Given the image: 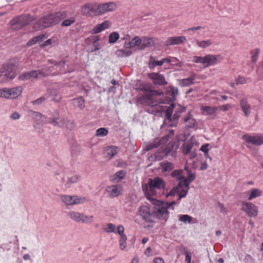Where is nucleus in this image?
<instances>
[{"label":"nucleus","instance_id":"obj_34","mask_svg":"<svg viewBox=\"0 0 263 263\" xmlns=\"http://www.w3.org/2000/svg\"><path fill=\"white\" fill-rule=\"evenodd\" d=\"M126 172L123 170L119 171L110 177V180L114 182H119L124 177Z\"/></svg>","mask_w":263,"mask_h":263},{"label":"nucleus","instance_id":"obj_12","mask_svg":"<svg viewBox=\"0 0 263 263\" xmlns=\"http://www.w3.org/2000/svg\"><path fill=\"white\" fill-rule=\"evenodd\" d=\"M31 18L30 16H20L12 20L11 22V27L13 29L17 30L22 28L30 22Z\"/></svg>","mask_w":263,"mask_h":263},{"label":"nucleus","instance_id":"obj_20","mask_svg":"<svg viewBox=\"0 0 263 263\" xmlns=\"http://www.w3.org/2000/svg\"><path fill=\"white\" fill-rule=\"evenodd\" d=\"M183 120L185 126L187 128H194L198 125V123L191 111L187 114Z\"/></svg>","mask_w":263,"mask_h":263},{"label":"nucleus","instance_id":"obj_39","mask_svg":"<svg viewBox=\"0 0 263 263\" xmlns=\"http://www.w3.org/2000/svg\"><path fill=\"white\" fill-rule=\"evenodd\" d=\"M174 166V164L169 162H161L160 163V169L162 172H169L171 171Z\"/></svg>","mask_w":263,"mask_h":263},{"label":"nucleus","instance_id":"obj_49","mask_svg":"<svg viewBox=\"0 0 263 263\" xmlns=\"http://www.w3.org/2000/svg\"><path fill=\"white\" fill-rule=\"evenodd\" d=\"M193 220V218L189 215H181L179 216V220L184 223H190Z\"/></svg>","mask_w":263,"mask_h":263},{"label":"nucleus","instance_id":"obj_1","mask_svg":"<svg viewBox=\"0 0 263 263\" xmlns=\"http://www.w3.org/2000/svg\"><path fill=\"white\" fill-rule=\"evenodd\" d=\"M144 90L145 93L138 98V102L151 106L158 104H169L175 99L178 92V88L172 86L166 88L165 94L159 90Z\"/></svg>","mask_w":263,"mask_h":263},{"label":"nucleus","instance_id":"obj_46","mask_svg":"<svg viewBox=\"0 0 263 263\" xmlns=\"http://www.w3.org/2000/svg\"><path fill=\"white\" fill-rule=\"evenodd\" d=\"M108 133V130L104 127L98 128L96 132V136L98 137H103L106 136Z\"/></svg>","mask_w":263,"mask_h":263},{"label":"nucleus","instance_id":"obj_38","mask_svg":"<svg viewBox=\"0 0 263 263\" xmlns=\"http://www.w3.org/2000/svg\"><path fill=\"white\" fill-rule=\"evenodd\" d=\"M185 170L187 171V178L185 177H181V179L184 180L186 183L190 184L195 179V175L191 171L189 170L186 166H185Z\"/></svg>","mask_w":263,"mask_h":263},{"label":"nucleus","instance_id":"obj_6","mask_svg":"<svg viewBox=\"0 0 263 263\" xmlns=\"http://www.w3.org/2000/svg\"><path fill=\"white\" fill-rule=\"evenodd\" d=\"M61 19L60 13L51 14L36 21L33 27L35 29H43L59 23Z\"/></svg>","mask_w":263,"mask_h":263},{"label":"nucleus","instance_id":"obj_57","mask_svg":"<svg viewBox=\"0 0 263 263\" xmlns=\"http://www.w3.org/2000/svg\"><path fill=\"white\" fill-rule=\"evenodd\" d=\"M76 21V19L73 17H71L70 18L65 20L63 22L62 25L63 26H69Z\"/></svg>","mask_w":263,"mask_h":263},{"label":"nucleus","instance_id":"obj_51","mask_svg":"<svg viewBox=\"0 0 263 263\" xmlns=\"http://www.w3.org/2000/svg\"><path fill=\"white\" fill-rule=\"evenodd\" d=\"M116 53L118 57H128L132 54V51L124 49H119L116 51Z\"/></svg>","mask_w":263,"mask_h":263},{"label":"nucleus","instance_id":"obj_13","mask_svg":"<svg viewBox=\"0 0 263 263\" xmlns=\"http://www.w3.org/2000/svg\"><path fill=\"white\" fill-rule=\"evenodd\" d=\"M242 139L247 143L254 145L260 146L263 144V135H250L246 134L242 136Z\"/></svg>","mask_w":263,"mask_h":263},{"label":"nucleus","instance_id":"obj_18","mask_svg":"<svg viewBox=\"0 0 263 263\" xmlns=\"http://www.w3.org/2000/svg\"><path fill=\"white\" fill-rule=\"evenodd\" d=\"M149 78L153 81L155 85H163L167 84L163 75L158 73L152 72L148 74Z\"/></svg>","mask_w":263,"mask_h":263},{"label":"nucleus","instance_id":"obj_31","mask_svg":"<svg viewBox=\"0 0 263 263\" xmlns=\"http://www.w3.org/2000/svg\"><path fill=\"white\" fill-rule=\"evenodd\" d=\"M141 49H143L146 47H150L154 46L155 42L153 38L143 37L141 38Z\"/></svg>","mask_w":263,"mask_h":263},{"label":"nucleus","instance_id":"obj_26","mask_svg":"<svg viewBox=\"0 0 263 263\" xmlns=\"http://www.w3.org/2000/svg\"><path fill=\"white\" fill-rule=\"evenodd\" d=\"M195 138L192 136L188 142L184 143L182 146V152L184 155H187L191 152V151L197 142Z\"/></svg>","mask_w":263,"mask_h":263},{"label":"nucleus","instance_id":"obj_15","mask_svg":"<svg viewBox=\"0 0 263 263\" xmlns=\"http://www.w3.org/2000/svg\"><path fill=\"white\" fill-rule=\"evenodd\" d=\"M189 185L184 180L181 179L179 181L178 185L176 186L179 200L186 196L190 189Z\"/></svg>","mask_w":263,"mask_h":263},{"label":"nucleus","instance_id":"obj_32","mask_svg":"<svg viewBox=\"0 0 263 263\" xmlns=\"http://www.w3.org/2000/svg\"><path fill=\"white\" fill-rule=\"evenodd\" d=\"M9 99H15L20 96L22 93V88L17 86L12 88H9Z\"/></svg>","mask_w":263,"mask_h":263},{"label":"nucleus","instance_id":"obj_8","mask_svg":"<svg viewBox=\"0 0 263 263\" xmlns=\"http://www.w3.org/2000/svg\"><path fill=\"white\" fill-rule=\"evenodd\" d=\"M219 55L207 54L203 57L195 56L193 62L201 64L204 67L216 65L218 63Z\"/></svg>","mask_w":263,"mask_h":263},{"label":"nucleus","instance_id":"obj_24","mask_svg":"<svg viewBox=\"0 0 263 263\" xmlns=\"http://www.w3.org/2000/svg\"><path fill=\"white\" fill-rule=\"evenodd\" d=\"M106 190L110 196L116 197L121 194L122 187L120 185H114L107 186Z\"/></svg>","mask_w":263,"mask_h":263},{"label":"nucleus","instance_id":"obj_63","mask_svg":"<svg viewBox=\"0 0 263 263\" xmlns=\"http://www.w3.org/2000/svg\"><path fill=\"white\" fill-rule=\"evenodd\" d=\"M35 38L37 43H40L43 41H44L46 38V37L45 34H41L40 35L35 36Z\"/></svg>","mask_w":263,"mask_h":263},{"label":"nucleus","instance_id":"obj_59","mask_svg":"<svg viewBox=\"0 0 263 263\" xmlns=\"http://www.w3.org/2000/svg\"><path fill=\"white\" fill-rule=\"evenodd\" d=\"M46 98H47L46 97L43 96V97L36 99V100L32 101V103L33 105H40V104H42L43 102H44L46 100Z\"/></svg>","mask_w":263,"mask_h":263},{"label":"nucleus","instance_id":"obj_53","mask_svg":"<svg viewBox=\"0 0 263 263\" xmlns=\"http://www.w3.org/2000/svg\"><path fill=\"white\" fill-rule=\"evenodd\" d=\"M0 98L9 99V88L4 87L0 89Z\"/></svg>","mask_w":263,"mask_h":263},{"label":"nucleus","instance_id":"obj_5","mask_svg":"<svg viewBox=\"0 0 263 263\" xmlns=\"http://www.w3.org/2000/svg\"><path fill=\"white\" fill-rule=\"evenodd\" d=\"M165 183L163 180L159 177H156L154 179H149L147 184L142 186L143 191L146 198L151 200L157 194L156 189L162 190L164 188Z\"/></svg>","mask_w":263,"mask_h":263},{"label":"nucleus","instance_id":"obj_7","mask_svg":"<svg viewBox=\"0 0 263 263\" xmlns=\"http://www.w3.org/2000/svg\"><path fill=\"white\" fill-rule=\"evenodd\" d=\"M61 201L67 206L82 204L88 201V199L84 196L78 195H60Z\"/></svg>","mask_w":263,"mask_h":263},{"label":"nucleus","instance_id":"obj_17","mask_svg":"<svg viewBox=\"0 0 263 263\" xmlns=\"http://www.w3.org/2000/svg\"><path fill=\"white\" fill-rule=\"evenodd\" d=\"M186 40L184 36H176L168 37L164 42L166 46L177 45L184 43Z\"/></svg>","mask_w":263,"mask_h":263},{"label":"nucleus","instance_id":"obj_35","mask_svg":"<svg viewBox=\"0 0 263 263\" xmlns=\"http://www.w3.org/2000/svg\"><path fill=\"white\" fill-rule=\"evenodd\" d=\"M196 44L197 45L198 47L201 48H206L210 46H211L213 42L211 40H195Z\"/></svg>","mask_w":263,"mask_h":263},{"label":"nucleus","instance_id":"obj_36","mask_svg":"<svg viewBox=\"0 0 263 263\" xmlns=\"http://www.w3.org/2000/svg\"><path fill=\"white\" fill-rule=\"evenodd\" d=\"M260 50L258 48H256L250 51V55L251 56V61L252 63H255L259 57Z\"/></svg>","mask_w":263,"mask_h":263},{"label":"nucleus","instance_id":"obj_23","mask_svg":"<svg viewBox=\"0 0 263 263\" xmlns=\"http://www.w3.org/2000/svg\"><path fill=\"white\" fill-rule=\"evenodd\" d=\"M111 22L109 21H105L103 23L95 26L91 30L92 33L97 34L104 30L109 28L111 26Z\"/></svg>","mask_w":263,"mask_h":263},{"label":"nucleus","instance_id":"obj_30","mask_svg":"<svg viewBox=\"0 0 263 263\" xmlns=\"http://www.w3.org/2000/svg\"><path fill=\"white\" fill-rule=\"evenodd\" d=\"M246 193L249 195L248 197V200L251 201L256 198L260 197L262 195V192L260 189L253 188Z\"/></svg>","mask_w":263,"mask_h":263},{"label":"nucleus","instance_id":"obj_58","mask_svg":"<svg viewBox=\"0 0 263 263\" xmlns=\"http://www.w3.org/2000/svg\"><path fill=\"white\" fill-rule=\"evenodd\" d=\"M185 261L186 263H195L192 261V253L191 252L186 251L185 252Z\"/></svg>","mask_w":263,"mask_h":263},{"label":"nucleus","instance_id":"obj_3","mask_svg":"<svg viewBox=\"0 0 263 263\" xmlns=\"http://www.w3.org/2000/svg\"><path fill=\"white\" fill-rule=\"evenodd\" d=\"M154 206L152 212V215L154 217L160 220L166 221L169 217L168 209L173 210L172 207L176 204V201L164 202L156 198L149 200Z\"/></svg>","mask_w":263,"mask_h":263},{"label":"nucleus","instance_id":"obj_9","mask_svg":"<svg viewBox=\"0 0 263 263\" xmlns=\"http://www.w3.org/2000/svg\"><path fill=\"white\" fill-rule=\"evenodd\" d=\"M50 66L48 67V70H32L30 71L23 72L19 76V80L21 81L32 80L34 79L45 77L50 72Z\"/></svg>","mask_w":263,"mask_h":263},{"label":"nucleus","instance_id":"obj_54","mask_svg":"<svg viewBox=\"0 0 263 263\" xmlns=\"http://www.w3.org/2000/svg\"><path fill=\"white\" fill-rule=\"evenodd\" d=\"M116 229L117 230H116L115 233L118 234L120 236V237L126 236L124 233V228L122 225H119Z\"/></svg>","mask_w":263,"mask_h":263},{"label":"nucleus","instance_id":"obj_28","mask_svg":"<svg viewBox=\"0 0 263 263\" xmlns=\"http://www.w3.org/2000/svg\"><path fill=\"white\" fill-rule=\"evenodd\" d=\"M196 77L195 73H192L191 77L185 79H183L179 81V84L181 87L189 86L191 85L194 84V81Z\"/></svg>","mask_w":263,"mask_h":263},{"label":"nucleus","instance_id":"obj_62","mask_svg":"<svg viewBox=\"0 0 263 263\" xmlns=\"http://www.w3.org/2000/svg\"><path fill=\"white\" fill-rule=\"evenodd\" d=\"M178 194V191L176 186L173 187L170 192L166 195V197L173 196L176 194Z\"/></svg>","mask_w":263,"mask_h":263},{"label":"nucleus","instance_id":"obj_44","mask_svg":"<svg viewBox=\"0 0 263 263\" xmlns=\"http://www.w3.org/2000/svg\"><path fill=\"white\" fill-rule=\"evenodd\" d=\"M120 38L119 34L117 32H112L108 37V42L110 44L115 43Z\"/></svg>","mask_w":263,"mask_h":263},{"label":"nucleus","instance_id":"obj_2","mask_svg":"<svg viewBox=\"0 0 263 263\" xmlns=\"http://www.w3.org/2000/svg\"><path fill=\"white\" fill-rule=\"evenodd\" d=\"M158 147H160V149L156 154V158L160 160L173 149H176L177 145L172 141L170 135H166L161 139L156 138L153 142L147 144L145 147V150L148 151Z\"/></svg>","mask_w":263,"mask_h":263},{"label":"nucleus","instance_id":"obj_48","mask_svg":"<svg viewBox=\"0 0 263 263\" xmlns=\"http://www.w3.org/2000/svg\"><path fill=\"white\" fill-rule=\"evenodd\" d=\"M32 116L34 120L40 122H43L45 120V117L38 112L33 111L32 114Z\"/></svg>","mask_w":263,"mask_h":263},{"label":"nucleus","instance_id":"obj_16","mask_svg":"<svg viewBox=\"0 0 263 263\" xmlns=\"http://www.w3.org/2000/svg\"><path fill=\"white\" fill-rule=\"evenodd\" d=\"M97 10V4H87L82 8V13L88 16L98 15Z\"/></svg>","mask_w":263,"mask_h":263},{"label":"nucleus","instance_id":"obj_21","mask_svg":"<svg viewBox=\"0 0 263 263\" xmlns=\"http://www.w3.org/2000/svg\"><path fill=\"white\" fill-rule=\"evenodd\" d=\"M139 214L146 221L150 222L152 221L151 217L152 216L151 213L149 208L147 205H143L139 208Z\"/></svg>","mask_w":263,"mask_h":263},{"label":"nucleus","instance_id":"obj_37","mask_svg":"<svg viewBox=\"0 0 263 263\" xmlns=\"http://www.w3.org/2000/svg\"><path fill=\"white\" fill-rule=\"evenodd\" d=\"M83 213H80L76 211H70L69 213L70 218L78 223H81Z\"/></svg>","mask_w":263,"mask_h":263},{"label":"nucleus","instance_id":"obj_47","mask_svg":"<svg viewBox=\"0 0 263 263\" xmlns=\"http://www.w3.org/2000/svg\"><path fill=\"white\" fill-rule=\"evenodd\" d=\"M80 180V176L78 175H74L71 176V177L68 178L66 183H65V185L67 186V187H69L70 184L71 183H74L78 182Z\"/></svg>","mask_w":263,"mask_h":263},{"label":"nucleus","instance_id":"obj_56","mask_svg":"<svg viewBox=\"0 0 263 263\" xmlns=\"http://www.w3.org/2000/svg\"><path fill=\"white\" fill-rule=\"evenodd\" d=\"M182 173L183 171L182 170H175L172 173V176L177 177V180L180 181L181 178L184 177Z\"/></svg>","mask_w":263,"mask_h":263},{"label":"nucleus","instance_id":"obj_43","mask_svg":"<svg viewBox=\"0 0 263 263\" xmlns=\"http://www.w3.org/2000/svg\"><path fill=\"white\" fill-rule=\"evenodd\" d=\"M163 65V62L161 60L157 61L153 57H151L149 61V67L153 69L155 66H161Z\"/></svg>","mask_w":263,"mask_h":263},{"label":"nucleus","instance_id":"obj_55","mask_svg":"<svg viewBox=\"0 0 263 263\" xmlns=\"http://www.w3.org/2000/svg\"><path fill=\"white\" fill-rule=\"evenodd\" d=\"M209 145H210L209 144L206 143L201 146V147L200 148V150L204 153L205 157L210 158V159L211 160L212 159L211 157H209V153H208L209 151Z\"/></svg>","mask_w":263,"mask_h":263},{"label":"nucleus","instance_id":"obj_33","mask_svg":"<svg viewBox=\"0 0 263 263\" xmlns=\"http://www.w3.org/2000/svg\"><path fill=\"white\" fill-rule=\"evenodd\" d=\"M90 40L92 42V47L93 48L91 52L99 50L101 48L102 45L99 42L100 40V37L99 35L92 36L90 37Z\"/></svg>","mask_w":263,"mask_h":263},{"label":"nucleus","instance_id":"obj_50","mask_svg":"<svg viewBox=\"0 0 263 263\" xmlns=\"http://www.w3.org/2000/svg\"><path fill=\"white\" fill-rule=\"evenodd\" d=\"M127 236L120 237L119 239V247L121 250H124L127 247Z\"/></svg>","mask_w":263,"mask_h":263},{"label":"nucleus","instance_id":"obj_22","mask_svg":"<svg viewBox=\"0 0 263 263\" xmlns=\"http://www.w3.org/2000/svg\"><path fill=\"white\" fill-rule=\"evenodd\" d=\"M240 106L241 111L246 117L248 118L251 114V106L248 101L245 99H242L240 101Z\"/></svg>","mask_w":263,"mask_h":263},{"label":"nucleus","instance_id":"obj_29","mask_svg":"<svg viewBox=\"0 0 263 263\" xmlns=\"http://www.w3.org/2000/svg\"><path fill=\"white\" fill-rule=\"evenodd\" d=\"M218 109V107L217 106H202L200 109L202 115L211 116L214 115Z\"/></svg>","mask_w":263,"mask_h":263},{"label":"nucleus","instance_id":"obj_41","mask_svg":"<svg viewBox=\"0 0 263 263\" xmlns=\"http://www.w3.org/2000/svg\"><path fill=\"white\" fill-rule=\"evenodd\" d=\"M93 221V216L92 215H87L82 213L81 223L90 224Z\"/></svg>","mask_w":263,"mask_h":263},{"label":"nucleus","instance_id":"obj_14","mask_svg":"<svg viewBox=\"0 0 263 263\" xmlns=\"http://www.w3.org/2000/svg\"><path fill=\"white\" fill-rule=\"evenodd\" d=\"M49 122L54 126L61 127H64L65 124L64 118L60 116L59 112L57 110L54 111L49 118Z\"/></svg>","mask_w":263,"mask_h":263},{"label":"nucleus","instance_id":"obj_45","mask_svg":"<svg viewBox=\"0 0 263 263\" xmlns=\"http://www.w3.org/2000/svg\"><path fill=\"white\" fill-rule=\"evenodd\" d=\"M48 62L49 63L54 65V66H56L57 68H59L60 73H63L65 72L64 70L62 69L63 67L65 65V62L64 61H61L60 62L57 63L53 60H49Z\"/></svg>","mask_w":263,"mask_h":263},{"label":"nucleus","instance_id":"obj_52","mask_svg":"<svg viewBox=\"0 0 263 263\" xmlns=\"http://www.w3.org/2000/svg\"><path fill=\"white\" fill-rule=\"evenodd\" d=\"M74 103L81 109H83L85 107L84 100L82 98H79L74 99Z\"/></svg>","mask_w":263,"mask_h":263},{"label":"nucleus","instance_id":"obj_64","mask_svg":"<svg viewBox=\"0 0 263 263\" xmlns=\"http://www.w3.org/2000/svg\"><path fill=\"white\" fill-rule=\"evenodd\" d=\"M203 28H204L203 27H202V26H198L190 28H189L187 30V31H192L193 32H196L198 30L202 29H203Z\"/></svg>","mask_w":263,"mask_h":263},{"label":"nucleus","instance_id":"obj_40","mask_svg":"<svg viewBox=\"0 0 263 263\" xmlns=\"http://www.w3.org/2000/svg\"><path fill=\"white\" fill-rule=\"evenodd\" d=\"M116 226L111 223H107L103 227V231L107 233H116Z\"/></svg>","mask_w":263,"mask_h":263},{"label":"nucleus","instance_id":"obj_42","mask_svg":"<svg viewBox=\"0 0 263 263\" xmlns=\"http://www.w3.org/2000/svg\"><path fill=\"white\" fill-rule=\"evenodd\" d=\"M48 94L50 96L52 97V100L55 102H59L61 99V95L59 92L54 89L48 91Z\"/></svg>","mask_w":263,"mask_h":263},{"label":"nucleus","instance_id":"obj_27","mask_svg":"<svg viewBox=\"0 0 263 263\" xmlns=\"http://www.w3.org/2000/svg\"><path fill=\"white\" fill-rule=\"evenodd\" d=\"M119 152V149L115 146L106 147L104 152L105 158L110 159Z\"/></svg>","mask_w":263,"mask_h":263},{"label":"nucleus","instance_id":"obj_25","mask_svg":"<svg viewBox=\"0 0 263 263\" xmlns=\"http://www.w3.org/2000/svg\"><path fill=\"white\" fill-rule=\"evenodd\" d=\"M141 39L139 36H136L130 42H125L124 47L126 49L132 48L135 47H138L141 49Z\"/></svg>","mask_w":263,"mask_h":263},{"label":"nucleus","instance_id":"obj_4","mask_svg":"<svg viewBox=\"0 0 263 263\" xmlns=\"http://www.w3.org/2000/svg\"><path fill=\"white\" fill-rule=\"evenodd\" d=\"M184 110L185 108L180 104H172L167 108L165 106L164 108H162V111H165L163 125L176 126L180 114Z\"/></svg>","mask_w":263,"mask_h":263},{"label":"nucleus","instance_id":"obj_19","mask_svg":"<svg viewBox=\"0 0 263 263\" xmlns=\"http://www.w3.org/2000/svg\"><path fill=\"white\" fill-rule=\"evenodd\" d=\"M116 8V5L114 3H109L102 5H97L98 15L103 14L106 12L112 11Z\"/></svg>","mask_w":263,"mask_h":263},{"label":"nucleus","instance_id":"obj_10","mask_svg":"<svg viewBox=\"0 0 263 263\" xmlns=\"http://www.w3.org/2000/svg\"><path fill=\"white\" fill-rule=\"evenodd\" d=\"M15 76L14 66L6 65L0 69L1 82H5L8 80L13 79Z\"/></svg>","mask_w":263,"mask_h":263},{"label":"nucleus","instance_id":"obj_11","mask_svg":"<svg viewBox=\"0 0 263 263\" xmlns=\"http://www.w3.org/2000/svg\"><path fill=\"white\" fill-rule=\"evenodd\" d=\"M241 210L249 217H256L258 215V207L251 202H242Z\"/></svg>","mask_w":263,"mask_h":263},{"label":"nucleus","instance_id":"obj_60","mask_svg":"<svg viewBox=\"0 0 263 263\" xmlns=\"http://www.w3.org/2000/svg\"><path fill=\"white\" fill-rule=\"evenodd\" d=\"M232 107V105L231 104H227L224 105H221L218 107V108L222 111H226L231 108Z\"/></svg>","mask_w":263,"mask_h":263},{"label":"nucleus","instance_id":"obj_61","mask_svg":"<svg viewBox=\"0 0 263 263\" xmlns=\"http://www.w3.org/2000/svg\"><path fill=\"white\" fill-rule=\"evenodd\" d=\"M237 84H243L247 83V79L243 77H239L237 78L236 80Z\"/></svg>","mask_w":263,"mask_h":263}]
</instances>
